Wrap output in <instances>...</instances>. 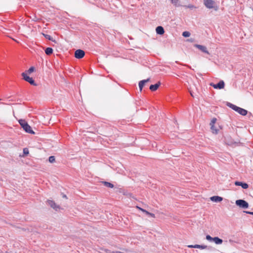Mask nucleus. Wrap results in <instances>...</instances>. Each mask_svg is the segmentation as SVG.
<instances>
[{"label": "nucleus", "mask_w": 253, "mask_h": 253, "mask_svg": "<svg viewBox=\"0 0 253 253\" xmlns=\"http://www.w3.org/2000/svg\"><path fill=\"white\" fill-rule=\"evenodd\" d=\"M207 246H206V245H200V248L199 249H207Z\"/></svg>", "instance_id": "30"}, {"label": "nucleus", "mask_w": 253, "mask_h": 253, "mask_svg": "<svg viewBox=\"0 0 253 253\" xmlns=\"http://www.w3.org/2000/svg\"><path fill=\"white\" fill-rule=\"evenodd\" d=\"M211 129L213 133L217 134L218 133V129L215 127L214 125L211 126Z\"/></svg>", "instance_id": "18"}, {"label": "nucleus", "mask_w": 253, "mask_h": 253, "mask_svg": "<svg viewBox=\"0 0 253 253\" xmlns=\"http://www.w3.org/2000/svg\"><path fill=\"white\" fill-rule=\"evenodd\" d=\"M156 31L159 35H163L165 32L164 29L162 26H158L156 29Z\"/></svg>", "instance_id": "13"}, {"label": "nucleus", "mask_w": 253, "mask_h": 253, "mask_svg": "<svg viewBox=\"0 0 253 253\" xmlns=\"http://www.w3.org/2000/svg\"><path fill=\"white\" fill-rule=\"evenodd\" d=\"M19 123L23 128L24 127V126L25 125V124H27V123L24 120H20L19 121Z\"/></svg>", "instance_id": "22"}, {"label": "nucleus", "mask_w": 253, "mask_h": 253, "mask_svg": "<svg viewBox=\"0 0 253 253\" xmlns=\"http://www.w3.org/2000/svg\"><path fill=\"white\" fill-rule=\"evenodd\" d=\"M211 200L214 202H220L222 201L223 198L218 196H214L211 197Z\"/></svg>", "instance_id": "12"}, {"label": "nucleus", "mask_w": 253, "mask_h": 253, "mask_svg": "<svg viewBox=\"0 0 253 253\" xmlns=\"http://www.w3.org/2000/svg\"><path fill=\"white\" fill-rule=\"evenodd\" d=\"M160 84H161V83L160 82H159L155 84H151L149 88L152 91H156L158 88V87L160 86Z\"/></svg>", "instance_id": "11"}, {"label": "nucleus", "mask_w": 253, "mask_h": 253, "mask_svg": "<svg viewBox=\"0 0 253 253\" xmlns=\"http://www.w3.org/2000/svg\"><path fill=\"white\" fill-rule=\"evenodd\" d=\"M48 161L50 163H53L55 161V157L53 156H50L48 158Z\"/></svg>", "instance_id": "24"}, {"label": "nucleus", "mask_w": 253, "mask_h": 253, "mask_svg": "<svg viewBox=\"0 0 253 253\" xmlns=\"http://www.w3.org/2000/svg\"><path fill=\"white\" fill-rule=\"evenodd\" d=\"M188 67L191 69H192L193 70H194V68H192L191 66H188Z\"/></svg>", "instance_id": "35"}, {"label": "nucleus", "mask_w": 253, "mask_h": 253, "mask_svg": "<svg viewBox=\"0 0 253 253\" xmlns=\"http://www.w3.org/2000/svg\"><path fill=\"white\" fill-rule=\"evenodd\" d=\"M190 94L192 96V97H194V96L193 95V93L191 92V91H190Z\"/></svg>", "instance_id": "37"}, {"label": "nucleus", "mask_w": 253, "mask_h": 253, "mask_svg": "<svg viewBox=\"0 0 253 253\" xmlns=\"http://www.w3.org/2000/svg\"><path fill=\"white\" fill-rule=\"evenodd\" d=\"M214 1L212 0H205L204 4L208 8L211 9L213 7Z\"/></svg>", "instance_id": "6"}, {"label": "nucleus", "mask_w": 253, "mask_h": 253, "mask_svg": "<svg viewBox=\"0 0 253 253\" xmlns=\"http://www.w3.org/2000/svg\"><path fill=\"white\" fill-rule=\"evenodd\" d=\"M195 46L198 48L200 50H201L202 52L209 54V52L207 50V48L205 46L200 44H195Z\"/></svg>", "instance_id": "9"}, {"label": "nucleus", "mask_w": 253, "mask_h": 253, "mask_svg": "<svg viewBox=\"0 0 253 253\" xmlns=\"http://www.w3.org/2000/svg\"><path fill=\"white\" fill-rule=\"evenodd\" d=\"M102 183L106 187H109V188H111L114 187V185L113 184L109 182L102 181Z\"/></svg>", "instance_id": "16"}, {"label": "nucleus", "mask_w": 253, "mask_h": 253, "mask_svg": "<svg viewBox=\"0 0 253 253\" xmlns=\"http://www.w3.org/2000/svg\"><path fill=\"white\" fill-rule=\"evenodd\" d=\"M143 81H144V82H145V83H147V82H149V81H150V79H149V78H148V79H146V80H144Z\"/></svg>", "instance_id": "34"}, {"label": "nucleus", "mask_w": 253, "mask_h": 253, "mask_svg": "<svg viewBox=\"0 0 253 253\" xmlns=\"http://www.w3.org/2000/svg\"><path fill=\"white\" fill-rule=\"evenodd\" d=\"M63 198H66V199H67V197L66 195H65V194H64V195H63Z\"/></svg>", "instance_id": "36"}, {"label": "nucleus", "mask_w": 253, "mask_h": 253, "mask_svg": "<svg viewBox=\"0 0 253 253\" xmlns=\"http://www.w3.org/2000/svg\"><path fill=\"white\" fill-rule=\"evenodd\" d=\"M244 212L247 214L253 215V212H252V211H244Z\"/></svg>", "instance_id": "32"}, {"label": "nucleus", "mask_w": 253, "mask_h": 253, "mask_svg": "<svg viewBox=\"0 0 253 253\" xmlns=\"http://www.w3.org/2000/svg\"><path fill=\"white\" fill-rule=\"evenodd\" d=\"M23 153L25 155H27L29 154V150L27 148H25L23 149Z\"/></svg>", "instance_id": "27"}, {"label": "nucleus", "mask_w": 253, "mask_h": 253, "mask_svg": "<svg viewBox=\"0 0 253 253\" xmlns=\"http://www.w3.org/2000/svg\"><path fill=\"white\" fill-rule=\"evenodd\" d=\"M171 2L176 6H180L179 0H170Z\"/></svg>", "instance_id": "20"}, {"label": "nucleus", "mask_w": 253, "mask_h": 253, "mask_svg": "<svg viewBox=\"0 0 253 253\" xmlns=\"http://www.w3.org/2000/svg\"><path fill=\"white\" fill-rule=\"evenodd\" d=\"M46 203L48 205H49L51 208H53L56 211H57V209L59 208V207L57 206L55 203L52 200H48L47 201Z\"/></svg>", "instance_id": "7"}, {"label": "nucleus", "mask_w": 253, "mask_h": 253, "mask_svg": "<svg viewBox=\"0 0 253 253\" xmlns=\"http://www.w3.org/2000/svg\"><path fill=\"white\" fill-rule=\"evenodd\" d=\"M147 215H149L153 218H155V215L154 213H151V212H149V211H147L146 212V213Z\"/></svg>", "instance_id": "28"}, {"label": "nucleus", "mask_w": 253, "mask_h": 253, "mask_svg": "<svg viewBox=\"0 0 253 253\" xmlns=\"http://www.w3.org/2000/svg\"><path fill=\"white\" fill-rule=\"evenodd\" d=\"M182 36L184 37H189L190 36V33L188 31H184L182 33Z\"/></svg>", "instance_id": "23"}, {"label": "nucleus", "mask_w": 253, "mask_h": 253, "mask_svg": "<svg viewBox=\"0 0 253 253\" xmlns=\"http://www.w3.org/2000/svg\"><path fill=\"white\" fill-rule=\"evenodd\" d=\"M23 128L26 132L31 134H35V132L32 129L31 127L28 124V123L27 124H25Z\"/></svg>", "instance_id": "8"}, {"label": "nucleus", "mask_w": 253, "mask_h": 253, "mask_svg": "<svg viewBox=\"0 0 253 253\" xmlns=\"http://www.w3.org/2000/svg\"><path fill=\"white\" fill-rule=\"evenodd\" d=\"M235 185L236 186H241L243 189H247L249 187V185L247 183L240 181H236Z\"/></svg>", "instance_id": "10"}, {"label": "nucleus", "mask_w": 253, "mask_h": 253, "mask_svg": "<svg viewBox=\"0 0 253 253\" xmlns=\"http://www.w3.org/2000/svg\"><path fill=\"white\" fill-rule=\"evenodd\" d=\"M237 206L243 209H247L249 207V204L244 200H237L235 202Z\"/></svg>", "instance_id": "2"}, {"label": "nucleus", "mask_w": 253, "mask_h": 253, "mask_svg": "<svg viewBox=\"0 0 253 253\" xmlns=\"http://www.w3.org/2000/svg\"><path fill=\"white\" fill-rule=\"evenodd\" d=\"M227 105L243 116H245L247 114L248 112L246 110L239 107L231 103L228 102Z\"/></svg>", "instance_id": "1"}, {"label": "nucleus", "mask_w": 253, "mask_h": 253, "mask_svg": "<svg viewBox=\"0 0 253 253\" xmlns=\"http://www.w3.org/2000/svg\"><path fill=\"white\" fill-rule=\"evenodd\" d=\"M1 100V99L0 98V100Z\"/></svg>", "instance_id": "38"}, {"label": "nucleus", "mask_w": 253, "mask_h": 253, "mask_svg": "<svg viewBox=\"0 0 253 253\" xmlns=\"http://www.w3.org/2000/svg\"><path fill=\"white\" fill-rule=\"evenodd\" d=\"M200 245H188V247L189 248H200Z\"/></svg>", "instance_id": "25"}, {"label": "nucleus", "mask_w": 253, "mask_h": 253, "mask_svg": "<svg viewBox=\"0 0 253 253\" xmlns=\"http://www.w3.org/2000/svg\"><path fill=\"white\" fill-rule=\"evenodd\" d=\"M145 83L144 82V81L143 80H142L141 81L139 82V89H140V90L141 91L144 84H145Z\"/></svg>", "instance_id": "19"}, {"label": "nucleus", "mask_w": 253, "mask_h": 253, "mask_svg": "<svg viewBox=\"0 0 253 253\" xmlns=\"http://www.w3.org/2000/svg\"><path fill=\"white\" fill-rule=\"evenodd\" d=\"M216 121V119H215V118L212 119L211 121V123H210V125L211 126H212V125H214V124L215 123Z\"/></svg>", "instance_id": "29"}, {"label": "nucleus", "mask_w": 253, "mask_h": 253, "mask_svg": "<svg viewBox=\"0 0 253 253\" xmlns=\"http://www.w3.org/2000/svg\"><path fill=\"white\" fill-rule=\"evenodd\" d=\"M213 241L217 245L221 244L222 243L223 241L222 239L219 238L217 237H215L213 238Z\"/></svg>", "instance_id": "15"}, {"label": "nucleus", "mask_w": 253, "mask_h": 253, "mask_svg": "<svg viewBox=\"0 0 253 253\" xmlns=\"http://www.w3.org/2000/svg\"><path fill=\"white\" fill-rule=\"evenodd\" d=\"M186 6L187 7L189 8H194V5H192V4H190V5H188V6Z\"/></svg>", "instance_id": "33"}, {"label": "nucleus", "mask_w": 253, "mask_h": 253, "mask_svg": "<svg viewBox=\"0 0 253 253\" xmlns=\"http://www.w3.org/2000/svg\"><path fill=\"white\" fill-rule=\"evenodd\" d=\"M84 55H85L84 51L82 49H77L75 52V57L78 59L82 58L83 57H84Z\"/></svg>", "instance_id": "4"}, {"label": "nucleus", "mask_w": 253, "mask_h": 253, "mask_svg": "<svg viewBox=\"0 0 253 253\" xmlns=\"http://www.w3.org/2000/svg\"><path fill=\"white\" fill-rule=\"evenodd\" d=\"M23 79L26 82H28L31 85L36 86L37 84L35 83L34 80L32 78L30 77L28 75H27L26 74H21Z\"/></svg>", "instance_id": "3"}, {"label": "nucleus", "mask_w": 253, "mask_h": 253, "mask_svg": "<svg viewBox=\"0 0 253 253\" xmlns=\"http://www.w3.org/2000/svg\"><path fill=\"white\" fill-rule=\"evenodd\" d=\"M36 70V69L34 67H31L28 70L25 71L22 74H26L27 75H30L32 73H33Z\"/></svg>", "instance_id": "14"}, {"label": "nucleus", "mask_w": 253, "mask_h": 253, "mask_svg": "<svg viewBox=\"0 0 253 253\" xmlns=\"http://www.w3.org/2000/svg\"><path fill=\"white\" fill-rule=\"evenodd\" d=\"M53 52V49L51 47H47L45 50V53L47 55H50Z\"/></svg>", "instance_id": "17"}, {"label": "nucleus", "mask_w": 253, "mask_h": 253, "mask_svg": "<svg viewBox=\"0 0 253 253\" xmlns=\"http://www.w3.org/2000/svg\"><path fill=\"white\" fill-rule=\"evenodd\" d=\"M137 208H138L140 210H141V211L142 212H143L144 213H146V212L147 211L146 210H144V209H142V208H139V207H137Z\"/></svg>", "instance_id": "31"}, {"label": "nucleus", "mask_w": 253, "mask_h": 253, "mask_svg": "<svg viewBox=\"0 0 253 253\" xmlns=\"http://www.w3.org/2000/svg\"><path fill=\"white\" fill-rule=\"evenodd\" d=\"M210 85L213 86L214 88L222 89L224 87V83L223 81H220L217 84L211 83Z\"/></svg>", "instance_id": "5"}, {"label": "nucleus", "mask_w": 253, "mask_h": 253, "mask_svg": "<svg viewBox=\"0 0 253 253\" xmlns=\"http://www.w3.org/2000/svg\"><path fill=\"white\" fill-rule=\"evenodd\" d=\"M43 36L47 40H49V41H54L52 37H51L50 35H47V34H42Z\"/></svg>", "instance_id": "21"}, {"label": "nucleus", "mask_w": 253, "mask_h": 253, "mask_svg": "<svg viewBox=\"0 0 253 253\" xmlns=\"http://www.w3.org/2000/svg\"><path fill=\"white\" fill-rule=\"evenodd\" d=\"M206 239L210 242L213 241V238L211 237L210 235H207L206 236Z\"/></svg>", "instance_id": "26"}]
</instances>
